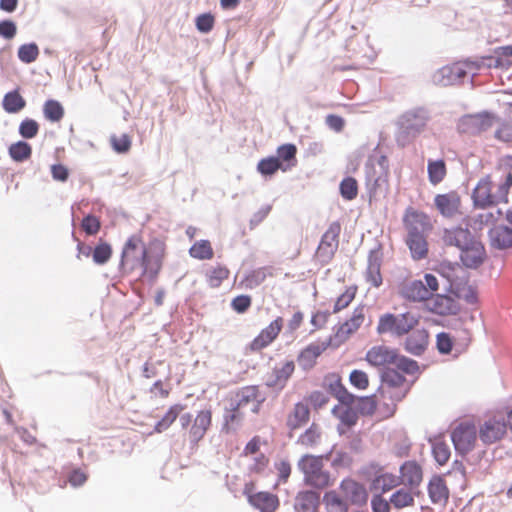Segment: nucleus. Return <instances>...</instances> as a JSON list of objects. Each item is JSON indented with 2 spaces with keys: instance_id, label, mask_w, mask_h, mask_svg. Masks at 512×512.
<instances>
[{
  "instance_id": "de8ad7c7",
  "label": "nucleus",
  "mask_w": 512,
  "mask_h": 512,
  "mask_svg": "<svg viewBox=\"0 0 512 512\" xmlns=\"http://www.w3.org/2000/svg\"><path fill=\"white\" fill-rule=\"evenodd\" d=\"M432 454L439 465H445L451 456L449 445L441 439H435L432 442Z\"/></svg>"
},
{
  "instance_id": "6ab92c4d",
  "label": "nucleus",
  "mask_w": 512,
  "mask_h": 512,
  "mask_svg": "<svg viewBox=\"0 0 512 512\" xmlns=\"http://www.w3.org/2000/svg\"><path fill=\"white\" fill-rule=\"evenodd\" d=\"M399 472L401 484L419 490L423 481V470L419 463L414 460L406 461L401 465Z\"/></svg>"
},
{
  "instance_id": "ea45409f",
  "label": "nucleus",
  "mask_w": 512,
  "mask_h": 512,
  "mask_svg": "<svg viewBox=\"0 0 512 512\" xmlns=\"http://www.w3.org/2000/svg\"><path fill=\"white\" fill-rule=\"evenodd\" d=\"M242 407H240L236 403H232L230 408H226L223 418H224V426L223 429L226 432H229L232 429H235L243 420L244 414L242 412Z\"/></svg>"
},
{
  "instance_id": "0e129e2a",
  "label": "nucleus",
  "mask_w": 512,
  "mask_h": 512,
  "mask_svg": "<svg viewBox=\"0 0 512 512\" xmlns=\"http://www.w3.org/2000/svg\"><path fill=\"white\" fill-rule=\"evenodd\" d=\"M39 131V124L30 118L24 119L19 125V134L25 139L34 138Z\"/></svg>"
},
{
  "instance_id": "13d9d810",
  "label": "nucleus",
  "mask_w": 512,
  "mask_h": 512,
  "mask_svg": "<svg viewBox=\"0 0 512 512\" xmlns=\"http://www.w3.org/2000/svg\"><path fill=\"white\" fill-rule=\"evenodd\" d=\"M112 252L110 244L100 241L93 249V261L98 265H104L110 260Z\"/></svg>"
},
{
  "instance_id": "774afa93",
  "label": "nucleus",
  "mask_w": 512,
  "mask_h": 512,
  "mask_svg": "<svg viewBox=\"0 0 512 512\" xmlns=\"http://www.w3.org/2000/svg\"><path fill=\"white\" fill-rule=\"evenodd\" d=\"M252 304V298L249 295H238L231 301V307L232 309L239 313H245Z\"/></svg>"
},
{
  "instance_id": "338daca9",
  "label": "nucleus",
  "mask_w": 512,
  "mask_h": 512,
  "mask_svg": "<svg viewBox=\"0 0 512 512\" xmlns=\"http://www.w3.org/2000/svg\"><path fill=\"white\" fill-rule=\"evenodd\" d=\"M436 347L441 354H449L453 347V337L446 332L437 334Z\"/></svg>"
},
{
  "instance_id": "dca6fc26",
  "label": "nucleus",
  "mask_w": 512,
  "mask_h": 512,
  "mask_svg": "<svg viewBox=\"0 0 512 512\" xmlns=\"http://www.w3.org/2000/svg\"><path fill=\"white\" fill-rule=\"evenodd\" d=\"M460 251V260L462 264L470 269L480 267L486 259V251L483 244L474 238H472Z\"/></svg>"
},
{
  "instance_id": "a211bd4d",
  "label": "nucleus",
  "mask_w": 512,
  "mask_h": 512,
  "mask_svg": "<svg viewBox=\"0 0 512 512\" xmlns=\"http://www.w3.org/2000/svg\"><path fill=\"white\" fill-rule=\"evenodd\" d=\"M383 263V252L380 248L373 249L368 254V263L365 270V280L371 286L378 288L382 285L383 278L381 267Z\"/></svg>"
},
{
  "instance_id": "4d7b16f0",
  "label": "nucleus",
  "mask_w": 512,
  "mask_h": 512,
  "mask_svg": "<svg viewBox=\"0 0 512 512\" xmlns=\"http://www.w3.org/2000/svg\"><path fill=\"white\" fill-rule=\"evenodd\" d=\"M392 365H395L398 372L401 371L409 375H414L419 370L418 363L415 360L400 355L397 352L395 361L392 362Z\"/></svg>"
},
{
  "instance_id": "423d86ee",
  "label": "nucleus",
  "mask_w": 512,
  "mask_h": 512,
  "mask_svg": "<svg viewBox=\"0 0 512 512\" xmlns=\"http://www.w3.org/2000/svg\"><path fill=\"white\" fill-rule=\"evenodd\" d=\"M341 224L338 221L332 222L322 235L320 243L314 254V260L320 266L329 264L335 256L339 246V235Z\"/></svg>"
},
{
  "instance_id": "680f3d73",
  "label": "nucleus",
  "mask_w": 512,
  "mask_h": 512,
  "mask_svg": "<svg viewBox=\"0 0 512 512\" xmlns=\"http://www.w3.org/2000/svg\"><path fill=\"white\" fill-rule=\"evenodd\" d=\"M39 55V48L35 43L24 44L18 49V58L26 64L34 62Z\"/></svg>"
},
{
  "instance_id": "c9c22d12",
  "label": "nucleus",
  "mask_w": 512,
  "mask_h": 512,
  "mask_svg": "<svg viewBox=\"0 0 512 512\" xmlns=\"http://www.w3.org/2000/svg\"><path fill=\"white\" fill-rule=\"evenodd\" d=\"M435 203L444 216H453L458 211L460 199L457 194H438Z\"/></svg>"
},
{
  "instance_id": "052dcab7",
  "label": "nucleus",
  "mask_w": 512,
  "mask_h": 512,
  "mask_svg": "<svg viewBox=\"0 0 512 512\" xmlns=\"http://www.w3.org/2000/svg\"><path fill=\"white\" fill-rule=\"evenodd\" d=\"M360 411L362 414L372 415L378 412L381 416V405L379 394L376 393L373 396L364 397L360 400Z\"/></svg>"
},
{
  "instance_id": "aec40b11",
  "label": "nucleus",
  "mask_w": 512,
  "mask_h": 512,
  "mask_svg": "<svg viewBox=\"0 0 512 512\" xmlns=\"http://www.w3.org/2000/svg\"><path fill=\"white\" fill-rule=\"evenodd\" d=\"M353 404L339 403L332 409V414L336 417L340 423L337 426L339 434H345L358 420L357 412L352 407Z\"/></svg>"
},
{
  "instance_id": "09e8293b",
  "label": "nucleus",
  "mask_w": 512,
  "mask_h": 512,
  "mask_svg": "<svg viewBox=\"0 0 512 512\" xmlns=\"http://www.w3.org/2000/svg\"><path fill=\"white\" fill-rule=\"evenodd\" d=\"M507 194H472L476 206L481 208L492 207L501 202L507 203Z\"/></svg>"
},
{
  "instance_id": "9d476101",
  "label": "nucleus",
  "mask_w": 512,
  "mask_h": 512,
  "mask_svg": "<svg viewBox=\"0 0 512 512\" xmlns=\"http://www.w3.org/2000/svg\"><path fill=\"white\" fill-rule=\"evenodd\" d=\"M388 159L382 155L376 160V164L371 160L367 166L366 185L369 192H384L388 189Z\"/></svg>"
},
{
  "instance_id": "0eeeda50",
  "label": "nucleus",
  "mask_w": 512,
  "mask_h": 512,
  "mask_svg": "<svg viewBox=\"0 0 512 512\" xmlns=\"http://www.w3.org/2000/svg\"><path fill=\"white\" fill-rule=\"evenodd\" d=\"M212 423V412L209 409L201 410L192 420L190 413L180 415V425L183 429H188V435L191 442L197 444L204 438L206 432Z\"/></svg>"
},
{
  "instance_id": "7ed1b4c3",
  "label": "nucleus",
  "mask_w": 512,
  "mask_h": 512,
  "mask_svg": "<svg viewBox=\"0 0 512 512\" xmlns=\"http://www.w3.org/2000/svg\"><path fill=\"white\" fill-rule=\"evenodd\" d=\"M324 460V456L312 454H305L298 460L297 467L303 473L305 484L317 489L331 485L330 473L324 468Z\"/></svg>"
},
{
  "instance_id": "f3484780",
  "label": "nucleus",
  "mask_w": 512,
  "mask_h": 512,
  "mask_svg": "<svg viewBox=\"0 0 512 512\" xmlns=\"http://www.w3.org/2000/svg\"><path fill=\"white\" fill-rule=\"evenodd\" d=\"M330 341L312 342L304 347L297 356L298 365L305 371L311 370L317 359L327 350Z\"/></svg>"
},
{
  "instance_id": "69168bd1",
  "label": "nucleus",
  "mask_w": 512,
  "mask_h": 512,
  "mask_svg": "<svg viewBox=\"0 0 512 512\" xmlns=\"http://www.w3.org/2000/svg\"><path fill=\"white\" fill-rule=\"evenodd\" d=\"M351 385L359 390H365L369 386V378L366 372L362 370H352L349 375Z\"/></svg>"
},
{
  "instance_id": "c85d7f7f",
  "label": "nucleus",
  "mask_w": 512,
  "mask_h": 512,
  "mask_svg": "<svg viewBox=\"0 0 512 512\" xmlns=\"http://www.w3.org/2000/svg\"><path fill=\"white\" fill-rule=\"evenodd\" d=\"M428 495L432 503L445 505L449 499V489L443 477L435 475L428 483Z\"/></svg>"
},
{
  "instance_id": "7c9ffc66",
  "label": "nucleus",
  "mask_w": 512,
  "mask_h": 512,
  "mask_svg": "<svg viewBox=\"0 0 512 512\" xmlns=\"http://www.w3.org/2000/svg\"><path fill=\"white\" fill-rule=\"evenodd\" d=\"M295 370L292 360L286 361L281 367L273 369L271 377L267 380V386L276 389H283Z\"/></svg>"
},
{
  "instance_id": "4c0bfd02",
  "label": "nucleus",
  "mask_w": 512,
  "mask_h": 512,
  "mask_svg": "<svg viewBox=\"0 0 512 512\" xmlns=\"http://www.w3.org/2000/svg\"><path fill=\"white\" fill-rule=\"evenodd\" d=\"M381 385H388L390 388H403L409 390L410 385L406 378L396 369L387 368L381 376Z\"/></svg>"
},
{
  "instance_id": "393cba45",
  "label": "nucleus",
  "mask_w": 512,
  "mask_h": 512,
  "mask_svg": "<svg viewBox=\"0 0 512 512\" xmlns=\"http://www.w3.org/2000/svg\"><path fill=\"white\" fill-rule=\"evenodd\" d=\"M494 120L495 116L487 112L470 115L461 121V129L472 134L480 133L490 128Z\"/></svg>"
},
{
  "instance_id": "c756f323",
  "label": "nucleus",
  "mask_w": 512,
  "mask_h": 512,
  "mask_svg": "<svg viewBox=\"0 0 512 512\" xmlns=\"http://www.w3.org/2000/svg\"><path fill=\"white\" fill-rule=\"evenodd\" d=\"M472 238L470 231L461 227L444 229L441 235V239L446 246H455L460 250L464 248Z\"/></svg>"
},
{
  "instance_id": "6e6552de",
  "label": "nucleus",
  "mask_w": 512,
  "mask_h": 512,
  "mask_svg": "<svg viewBox=\"0 0 512 512\" xmlns=\"http://www.w3.org/2000/svg\"><path fill=\"white\" fill-rule=\"evenodd\" d=\"M477 428L479 440L484 445H491L502 440L507 433V423L501 414L487 417Z\"/></svg>"
},
{
  "instance_id": "f704fd0d",
  "label": "nucleus",
  "mask_w": 512,
  "mask_h": 512,
  "mask_svg": "<svg viewBox=\"0 0 512 512\" xmlns=\"http://www.w3.org/2000/svg\"><path fill=\"white\" fill-rule=\"evenodd\" d=\"M490 242L493 247L505 249L512 247V229L506 226H495L489 231Z\"/></svg>"
},
{
  "instance_id": "2eb2a0df",
  "label": "nucleus",
  "mask_w": 512,
  "mask_h": 512,
  "mask_svg": "<svg viewBox=\"0 0 512 512\" xmlns=\"http://www.w3.org/2000/svg\"><path fill=\"white\" fill-rule=\"evenodd\" d=\"M339 494L343 500L352 505H363L368 499L365 487L351 478L342 480L339 486Z\"/></svg>"
},
{
  "instance_id": "b1692460",
  "label": "nucleus",
  "mask_w": 512,
  "mask_h": 512,
  "mask_svg": "<svg viewBox=\"0 0 512 512\" xmlns=\"http://www.w3.org/2000/svg\"><path fill=\"white\" fill-rule=\"evenodd\" d=\"M396 350L385 345L374 346L366 353L365 360L373 367H385L395 361Z\"/></svg>"
},
{
  "instance_id": "e2e57ef3",
  "label": "nucleus",
  "mask_w": 512,
  "mask_h": 512,
  "mask_svg": "<svg viewBox=\"0 0 512 512\" xmlns=\"http://www.w3.org/2000/svg\"><path fill=\"white\" fill-rule=\"evenodd\" d=\"M110 143L114 151L117 153H126L131 147V138L128 134L111 135Z\"/></svg>"
},
{
  "instance_id": "c03bdc74",
  "label": "nucleus",
  "mask_w": 512,
  "mask_h": 512,
  "mask_svg": "<svg viewBox=\"0 0 512 512\" xmlns=\"http://www.w3.org/2000/svg\"><path fill=\"white\" fill-rule=\"evenodd\" d=\"M230 275L229 269L223 264H217L206 273V280L210 287L217 288L222 282L228 279Z\"/></svg>"
},
{
  "instance_id": "bb28decb",
  "label": "nucleus",
  "mask_w": 512,
  "mask_h": 512,
  "mask_svg": "<svg viewBox=\"0 0 512 512\" xmlns=\"http://www.w3.org/2000/svg\"><path fill=\"white\" fill-rule=\"evenodd\" d=\"M426 301L427 309L434 314L445 316L456 312L455 301L450 296L437 294Z\"/></svg>"
},
{
  "instance_id": "58836bf2",
  "label": "nucleus",
  "mask_w": 512,
  "mask_h": 512,
  "mask_svg": "<svg viewBox=\"0 0 512 512\" xmlns=\"http://www.w3.org/2000/svg\"><path fill=\"white\" fill-rule=\"evenodd\" d=\"M2 106L7 113L16 114L24 109L26 101L17 90H14L4 95Z\"/></svg>"
},
{
  "instance_id": "49530a36",
  "label": "nucleus",
  "mask_w": 512,
  "mask_h": 512,
  "mask_svg": "<svg viewBox=\"0 0 512 512\" xmlns=\"http://www.w3.org/2000/svg\"><path fill=\"white\" fill-rule=\"evenodd\" d=\"M324 503L327 512H348V503L335 490L324 495Z\"/></svg>"
},
{
  "instance_id": "cd10ccee",
  "label": "nucleus",
  "mask_w": 512,
  "mask_h": 512,
  "mask_svg": "<svg viewBox=\"0 0 512 512\" xmlns=\"http://www.w3.org/2000/svg\"><path fill=\"white\" fill-rule=\"evenodd\" d=\"M420 493V490L403 486L391 494L389 503H391L395 509L413 507L415 505V498L418 497Z\"/></svg>"
},
{
  "instance_id": "2f4dec72",
  "label": "nucleus",
  "mask_w": 512,
  "mask_h": 512,
  "mask_svg": "<svg viewBox=\"0 0 512 512\" xmlns=\"http://www.w3.org/2000/svg\"><path fill=\"white\" fill-rule=\"evenodd\" d=\"M405 244L408 247L411 258L414 261H421L428 257V236L405 237Z\"/></svg>"
},
{
  "instance_id": "9b49d317",
  "label": "nucleus",
  "mask_w": 512,
  "mask_h": 512,
  "mask_svg": "<svg viewBox=\"0 0 512 512\" xmlns=\"http://www.w3.org/2000/svg\"><path fill=\"white\" fill-rule=\"evenodd\" d=\"M467 75L472 76L468 59L440 68L433 75V81L438 85L448 86L460 82Z\"/></svg>"
},
{
  "instance_id": "bf43d9fd",
  "label": "nucleus",
  "mask_w": 512,
  "mask_h": 512,
  "mask_svg": "<svg viewBox=\"0 0 512 512\" xmlns=\"http://www.w3.org/2000/svg\"><path fill=\"white\" fill-rule=\"evenodd\" d=\"M357 287L352 285L345 289V291L336 299L333 307V313H338L347 308L350 303L355 299Z\"/></svg>"
},
{
  "instance_id": "f03ea898",
  "label": "nucleus",
  "mask_w": 512,
  "mask_h": 512,
  "mask_svg": "<svg viewBox=\"0 0 512 512\" xmlns=\"http://www.w3.org/2000/svg\"><path fill=\"white\" fill-rule=\"evenodd\" d=\"M429 120L430 114L425 108L417 107L404 112L397 122V143L406 146L424 131Z\"/></svg>"
},
{
  "instance_id": "a878e982",
  "label": "nucleus",
  "mask_w": 512,
  "mask_h": 512,
  "mask_svg": "<svg viewBox=\"0 0 512 512\" xmlns=\"http://www.w3.org/2000/svg\"><path fill=\"white\" fill-rule=\"evenodd\" d=\"M399 294L402 298L412 302H422L429 299L427 290L421 280H406L399 286Z\"/></svg>"
},
{
  "instance_id": "5fc2aeb1",
  "label": "nucleus",
  "mask_w": 512,
  "mask_h": 512,
  "mask_svg": "<svg viewBox=\"0 0 512 512\" xmlns=\"http://www.w3.org/2000/svg\"><path fill=\"white\" fill-rule=\"evenodd\" d=\"M428 176L432 184L440 183L446 175V166L443 160L428 161Z\"/></svg>"
},
{
  "instance_id": "6e6d98bb",
  "label": "nucleus",
  "mask_w": 512,
  "mask_h": 512,
  "mask_svg": "<svg viewBox=\"0 0 512 512\" xmlns=\"http://www.w3.org/2000/svg\"><path fill=\"white\" fill-rule=\"evenodd\" d=\"M43 113L47 120L51 122H58L64 116V109L58 101L48 100L43 106Z\"/></svg>"
},
{
  "instance_id": "37998d69",
  "label": "nucleus",
  "mask_w": 512,
  "mask_h": 512,
  "mask_svg": "<svg viewBox=\"0 0 512 512\" xmlns=\"http://www.w3.org/2000/svg\"><path fill=\"white\" fill-rule=\"evenodd\" d=\"M189 255L198 260H210L214 257V250L210 241L199 240L190 247Z\"/></svg>"
},
{
  "instance_id": "79ce46f5",
  "label": "nucleus",
  "mask_w": 512,
  "mask_h": 512,
  "mask_svg": "<svg viewBox=\"0 0 512 512\" xmlns=\"http://www.w3.org/2000/svg\"><path fill=\"white\" fill-rule=\"evenodd\" d=\"M328 389L339 403L354 404L355 396L346 389L339 377H335V379L329 383Z\"/></svg>"
},
{
  "instance_id": "603ef678",
  "label": "nucleus",
  "mask_w": 512,
  "mask_h": 512,
  "mask_svg": "<svg viewBox=\"0 0 512 512\" xmlns=\"http://www.w3.org/2000/svg\"><path fill=\"white\" fill-rule=\"evenodd\" d=\"M296 146L293 144H285L280 146L277 149V156H274L275 158H279V161L284 164L286 167V170L289 169L291 166L295 165L296 162Z\"/></svg>"
},
{
  "instance_id": "412c9836",
  "label": "nucleus",
  "mask_w": 512,
  "mask_h": 512,
  "mask_svg": "<svg viewBox=\"0 0 512 512\" xmlns=\"http://www.w3.org/2000/svg\"><path fill=\"white\" fill-rule=\"evenodd\" d=\"M365 320L364 307H356L349 319L339 326L335 333V338L339 342L346 341L353 333H355Z\"/></svg>"
},
{
  "instance_id": "39448f33",
  "label": "nucleus",
  "mask_w": 512,
  "mask_h": 512,
  "mask_svg": "<svg viewBox=\"0 0 512 512\" xmlns=\"http://www.w3.org/2000/svg\"><path fill=\"white\" fill-rule=\"evenodd\" d=\"M479 439V432L472 420L458 422L451 431V440L456 452L462 456L473 451Z\"/></svg>"
},
{
  "instance_id": "473e14b6",
  "label": "nucleus",
  "mask_w": 512,
  "mask_h": 512,
  "mask_svg": "<svg viewBox=\"0 0 512 512\" xmlns=\"http://www.w3.org/2000/svg\"><path fill=\"white\" fill-rule=\"evenodd\" d=\"M310 418V410L307 404L298 402L294 405L292 411L287 416V426L291 430H296L305 425Z\"/></svg>"
},
{
  "instance_id": "f8f14e48",
  "label": "nucleus",
  "mask_w": 512,
  "mask_h": 512,
  "mask_svg": "<svg viewBox=\"0 0 512 512\" xmlns=\"http://www.w3.org/2000/svg\"><path fill=\"white\" fill-rule=\"evenodd\" d=\"M243 494L248 502L261 512H275L279 507V499L269 492H255V483L248 482L244 485Z\"/></svg>"
},
{
  "instance_id": "72a5a7b5",
  "label": "nucleus",
  "mask_w": 512,
  "mask_h": 512,
  "mask_svg": "<svg viewBox=\"0 0 512 512\" xmlns=\"http://www.w3.org/2000/svg\"><path fill=\"white\" fill-rule=\"evenodd\" d=\"M319 506V494L314 491H303L295 498L296 512H316Z\"/></svg>"
},
{
  "instance_id": "4468645a",
  "label": "nucleus",
  "mask_w": 512,
  "mask_h": 512,
  "mask_svg": "<svg viewBox=\"0 0 512 512\" xmlns=\"http://www.w3.org/2000/svg\"><path fill=\"white\" fill-rule=\"evenodd\" d=\"M282 328L283 318L278 316L249 343L248 350L252 353L261 352L276 340Z\"/></svg>"
},
{
  "instance_id": "e433bc0d",
  "label": "nucleus",
  "mask_w": 512,
  "mask_h": 512,
  "mask_svg": "<svg viewBox=\"0 0 512 512\" xmlns=\"http://www.w3.org/2000/svg\"><path fill=\"white\" fill-rule=\"evenodd\" d=\"M322 437V431L318 424L312 423L298 438L297 443L304 448L316 447Z\"/></svg>"
},
{
  "instance_id": "a18cd8bd",
  "label": "nucleus",
  "mask_w": 512,
  "mask_h": 512,
  "mask_svg": "<svg viewBox=\"0 0 512 512\" xmlns=\"http://www.w3.org/2000/svg\"><path fill=\"white\" fill-rule=\"evenodd\" d=\"M400 484L399 476L388 472L377 475L373 481L374 487L383 493L398 487Z\"/></svg>"
},
{
  "instance_id": "4be33fe9",
  "label": "nucleus",
  "mask_w": 512,
  "mask_h": 512,
  "mask_svg": "<svg viewBox=\"0 0 512 512\" xmlns=\"http://www.w3.org/2000/svg\"><path fill=\"white\" fill-rule=\"evenodd\" d=\"M264 401L265 397L257 386H245L237 392L235 403L242 408L251 404L253 413H258Z\"/></svg>"
},
{
  "instance_id": "f257e3e1",
  "label": "nucleus",
  "mask_w": 512,
  "mask_h": 512,
  "mask_svg": "<svg viewBox=\"0 0 512 512\" xmlns=\"http://www.w3.org/2000/svg\"><path fill=\"white\" fill-rule=\"evenodd\" d=\"M120 265L126 272L141 269L142 275L149 274L152 277H155L160 270L159 263L153 266L150 265L146 245L141 236L136 234L130 236L126 241L122 250Z\"/></svg>"
},
{
  "instance_id": "20e7f679",
  "label": "nucleus",
  "mask_w": 512,
  "mask_h": 512,
  "mask_svg": "<svg viewBox=\"0 0 512 512\" xmlns=\"http://www.w3.org/2000/svg\"><path fill=\"white\" fill-rule=\"evenodd\" d=\"M419 321L420 316L410 311L398 315L385 313L379 317L376 330L380 335L390 333L400 337L417 327Z\"/></svg>"
},
{
  "instance_id": "a19ab883",
  "label": "nucleus",
  "mask_w": 512,
  "mask_h": 512,
  "mask_svg": "<svg viewBox=\"0 0 512 512\" xmlns=\"http://www.w3.org/2000/svg\"><path fill=\"white\" fill-rule=\"evenodd\" d=\"M184 409L185 406L182 404H174L170 406L165 415L156 423L154 431L157 433L166 431L175 422Z\"/></svg>"
},
{
  "instance_id": "5701e85b",
  "label": "nucleus",
  "mask_w": 512,
  "mask_h": 512,
  "mask_svg": "<svg viewBox=\"0 0 512 512\" xmlns=\"http://www.w3.org/2000/svg\"><path fill=\"white\" fill-rule=\"evenodd\" d=\"M404 348L413 355H421L429 344V332L425 328L416 329V327L407 334Z\"/></svg>"
},
{
  "instance_id": "1a4fd4ad",
  "label": "nucleus",
  "mask_w": 512,
  "mask_h": 512,
  "mask_svg": "<svg viewBox=\"0 0 512 512\" xmlns=\"http://www.w3.org/2000/svg\"><path fill=\"white\" fill-rule=\"evenodd\" d=\"M403 226L406 237L429 236L433 229L429 216L412 207L407 208L403 215Z\"/></svg>"
},
{
  "instance_id": "ddd939ff",
  "label": "nucleus",
  "mask_w": 512,
  "mask_h": 512,
  "mask_svg": "<svg viewBox=\"0 0 512 512\" xmlns=\"http://www.w3.org/2000/svg\"><path fill=\"white\" fill-rule=\"evenodd\" d=\"M409 390L403 388H390L388 385H380L377 393L380 397L381 416L388 418L394 415L397 404L407 395Z\"/></svg>"
},
{
  "instance_id": "8fccbe9b",
  "label": "nucleus",
  "mask_w": 512,
  "mask_h": 512,
  "mask_svg": "<svg viewBox=\"0 0 512 512\" xmlns=\"http://www.w3.org/2000/svg\"><path fill=\"white\" fill-rule=\"evenodd\" d=\"M468 65L472 71V77H474L478 71L496 68V56H483L468 59Z\"/></svg>"
},
{
  "instance_id": "3c124183",
  "label": "nucleus",
  "mask_w": 512,
  "mask_h": 512,
  "mask_svg": "<svg viewBox=\"0 0 512 512\" xmlns=\"http://www.w3.org/2000/svg\"><path fill=\"white\" fill-rule=\"evenodd\" d=\"M279 169L286 171L284 164L279 161V158L274 156L260 160L257 165V170L264 176L273 175Z\"/></svg>"
},
{
  "instance_id": "864d4df0",
  "label": "nucleus",
  "mask_w": 512,
  "mask_h": 512,
  "mask_svg": "<svg viewBox=\"0 0 512 512\" xmlns=\"http://www.w3.org/2000/svg\"><path fill=\"white\" fill-rule=\"evenodd\" d=\"M32 153L30 144L24 141H18L9 147V155L16 162L27 160Z\"/></svg>"
}]
</instances>
